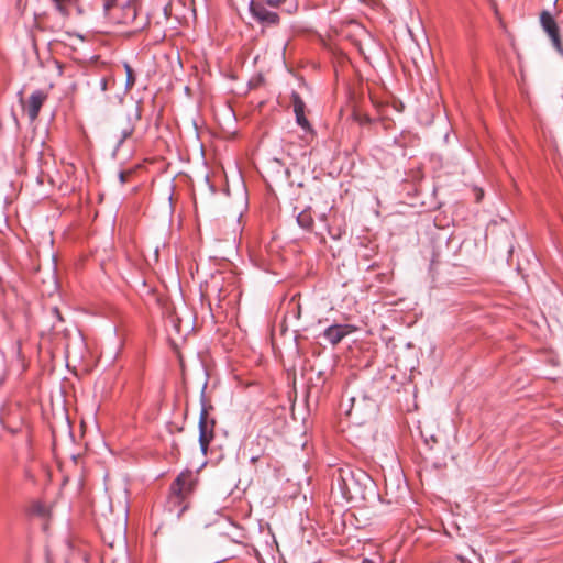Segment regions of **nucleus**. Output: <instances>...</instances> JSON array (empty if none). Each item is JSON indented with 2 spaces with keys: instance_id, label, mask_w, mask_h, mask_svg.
Wrapping results in <instances>:
<instances>
[{
  "instance_id": "22",
  "label": "nucleus",
  "mask_w": 563,
  "mask_h": 563,
  "mask_svg": "<svg viewBox=\"0 0 563 563\" xmlns=\"http://www.w3.org/2000/svg\"><path fill=\"white\" fill-rule=\"evenodd\" d=\"M257 460H258V457H257V456H252V457H251V463H253V464H254Z\"/></svg>"
},
{
  "instance_id": "12",
  "label": "nucleus",
  "mask_w": 563,
  "mask_h": 563,
  "mask_svg": "<svg viewBox=\"0 0 563 563\" xmlns=\"http://www.w3.org/2000/svg\"><path fill=\"white\" fill-rule=\"evenodd\" d=\"M296 115V122L299 126H301L306 132H311V125L309 121L307 120L305 112L303 113H297Z\"/></svg>"
},
{
  "instance_id": "8",
  "label": "nucleus",
  "mask_w": 563,
  "mask_h": 563,
  "mask_svg": "<svg viewBox=\"0 0 563 563\" xmlns=\"http://www.w3.org/2000/svg\"><path fill=\"white\" fill-rule=\"evenodd\" d=\"M55 9L63 15L69 16L73 12L82 13L80 0H51Z\"/></svg>"
},
{
  "instance_id": "2",
  "label": "nucleus",
  "mask_w": 563,
  "mask_h": 563,
  "mask_svg": "<svg viewBox=\"0 0 563 563\" xmlns=\"http://www.w3.org/2000/svg\"><path fill=\"white\" fill-rule=\"evenodd\" d=\"M202 408L199 416V444L201 452L207 454L210 442L213 440L216 420L209 417L208 407L205 402V390L201 391Z\"/></svg>"
},
{
  "instance_id": "13",
  "label": "nucleus",
  "mask_w": 563,
  "mask_h": 563,
  "mask_svg": "<svg viewBox=\"0 0 563 563\" xmlns=\"http://www.w3.org/2000/svg\"><path fill=\"white\" fill-rule=\"evenodd\" d=\"M126 71V89H131L135 84V76L130 65H124Z\"/></svg>"
},
{
  "instance_id": "3",
  "label": "nucleus",
  "mask_w": 563,
  "mask_h": 563,
  "mask_svg": "<svg viewBox=\"0 0 563 563\" xmlns=\"http://www.w3.org/2000/svg\"><path fill=\"white\" fill-rule=\"evenodd\" d=\"M194 479L191 472L180 473L170 486V504H180L192 490Z\"/></svg>"
},
{
  "instance_id": "14",
  "label": "nucleus",
  "mask_w": 563,
  "mask_h": 563,
  "mask_svg": "<svg viewBox=\"0 0 563 563\" xmlns=\"http://www.w3.org/2000/svg\"><path fill=\"white\" fill-rule=\"evenodd\" d=\"M102 1V8L104 13H109V11L114 7L117 3V0H101Z\"/></svg>"
},
{
  "instance_id": "18",
  "label": "nucleus",
  "mask_w": 563,
  "mask_h": 563,
  "mask_svg": "<svg viewBox=\"0 0 563 563\" xmlns=\"http://www.w3.org/2000/svg\"><path fill=\"white\" fill-rule=\"evenodd\" d=\"M52 313H53L54 316H56V318H57L59 321H62V320H63L62 314H60V312H59L58 308H56V307L52 308Z\"/></svg>"
},
{
  "instance_id": "4",
  "label": "nucleus",
  "mask_w": 563,
  "mask_h": 563,
  "mask_svg": "<svg viewBox=\"0 0 563 563\" xmlns=\"http://www.w3.org/2000/svg\"><path fill=\"white\" fill-rule=\"evenodd\" d=\"M249 9L251 15L260 23L266 26H275L279 24L280 18L278 13L269 11L261 2L251 0Z\"/></svg>"
},
{
  "instance_id": "6",
  "label": "nucleus",
  "mask_w": 563,
  "mask_h": 563,
  "mask_svg": "<svg viewBox=\"0 0 563 563\" xmlns=\"http://www.w3.org/2000/svg\"><path fill=\"white\" fill-rule=\"evenodd\" d=\"M46 99L47 93L43 90H35L31 93L24 107L31 121H35L37 119L41 108Z\"/></svg>"
},
{
  "instance_id": "5",
  "label": "nucleus",
  "mask_w": 563,
  "mask_h": 563,
  "mask_svg": "<svg viewBox=\"0 0 563 563\" xmlns=\"http://www.w3.org/2000/svg\"><path fill=\"white\" fill-rule=\"evenodd\" d=\"M540 23L544 32L552 41L554 48L563 55V45L560 37L559 26L550 12L543 11L540 14Z\"/></svg>"
},
{
  "instance_id": "10",
  "label": "nucleus",
  "mask_w": 563,
  "mask_h": 563,
  "mask_svg": "<svg viewBox=\"0 0 563 563\" xmlns=\"http://www.w3.org/2000/svg\"><path fill=\"white\" fill-rule=\"evenodd\" d=\"M297 223L302 229L310 231L313 228V217L310 209H305L297 216Z\"/></svg>"
},
{
  "instance_id": "16",
  "label": "nucleus",
  "mask_w": 563,
  "mask_h": 563,
  "mask_svg": "<svg viewBox=\"0 0 563 563\" xmlns=\"http://www.w3.org/2000/svg\"><path fill=\"white\" fill-rule=\"evenodd\" d=\"M357 411H358V408H357V406H356V404H355V399H354V398H352V408H351V410L349 411V415H350L351 417L357 418Z\"/></svg>"
},
{
  "instance_id": "15",
  "label": "nucleus",
  "mask_w": 563,
  "mask_h": 563,
  "mask_svg": "<svg viewBox=\"0 0 563 563\" xmlns=\"http://www.w3.org/2000/svg\"><path fill=\"white\" fill-rule=\"evenodd\" d=\"M131 174H132V172H131V170H128V172L122 170V172H120V173H119V180H120V183H121L122 185H123V184H125V183H126V180H128V177H129Z\"/></svg>"
},
{
  "instance_id": "7",
  "label": "nucleus",
  "mask_w": 563,
  "mask_h": 563,
  "mask_svg": "<svg viewBox=\"0 0 563 563\" xmlns=\"http://www.w3.org/2000/svg\"><path fill=\"white\" fill-rule=\"evenodd\" d=\"M353 330L350 324H332L324 330L323 338L332 345H336Z\"/></svg>"
},
{
  "instance_id": "21",
  "label": "nucleus",
  "mask_w": 563,
  "mask_h": 563,
  "mask_svg": "<svg viewBox=\"0 0 563 563\" xmlns=\"http://www.w3.org/2000/svg\"><path fill=\"white\" fill-rule=\"evenodd\" d=\"M361 563H374L371 559H363V561Z\"/></svg>"
},
{
  "instance_id": "9",
  "label": "nucleus",
  "mask_w": 563,
  "mask_h": 563,
  "mask_svg": "<svg viewBox=\"0 0 563 563\" xmlns=\"http://www.w3.org/2000/svg\"><path fill=\"white\" fill-rule=\"evenodd\" d=\"M140 119H141V109H140V107H135L133 118H131V117L128 118V121H129L128 124L120 132V136L118 139L115 150H118L124 143V141L133 134L134 128H135V122H137Z\"/></svg>"
},
{
  "instance_id": "1",
  "label": "nucleus",
  "mask_w": 563,
  "mask_h": 563,
  "mask_svg": "<svg viewBox=\"0 0 563 563\" xmlns=\"http://www.w3.org/2000/svg\"><path fill=\"white\" fill-rule=\"evenodd\" d=\"M369 483L371 477L366 472L345 465L332 472L331 492L339 493L346 501L364 499Z\"/></svg>"
},
{
  "instance_id": "19",
  "label": "nucleus",
  "mask_w": 563,
  "mask_h": 563,
  "mask_svg": "<svg viewBox=\"0 0 563 563\" xmlns=\"http://www.w3.org/2000/svg\"><path fill=\"white\" fill-rule=\"evenodd\" d=\"M100 88H101L102 91H106L108 89V81H107L106 78H102L100 80Z\"/></svg>"
},
{
  "instance_id": "23",
  "label": "nucleus",
  "mask_w": 563,
  "mask_h": 563,
  "mask_svg": "<svg viewBox=\"0 0 563 563\" xmlns=\"http://www.w3.org/2000/svg\"><path fill=\"white\" fill-rule=\"evenodd\" d=\"M25 476H26L27 478H32V475H31V473H30L29 471H25Z\"/></svg>"
},
{
  "instance_id": "20",
  "label": "nucleus",
  "mask_w": 563,
  "mask_h": 563,
  "mask_svg": "<svg viewBox=\"0 0 563 563\" xmlns=\"http://www.w3.org/2000/svg\"><path fill=\"white\" fill-rule=\"evenodd\" d=\"M128 13H131L132 14V18L134 19L136 13H135V9L133 7H129L128 8Z\"/></svg>"
},
{
  "instance_id": "17",
  "label": "nucleus",
  "mask_w": 563,
  "mask_h": 563,
  "mask_svg": "<svg viewBox=\"0 0 563 563\" xmlns=\"http://www.w3.org/2000/svg\"><path fill=\"white\" fill-rule=\"evenodd\" d=\"M266 3L271 7H279L282 5L286 0H265Z\"/></svg>"
},
{
  "instance_id": "11",
  "label": "nucleus",
  "mask_w": 563,
  "mask_h": 563,
  "mask_svg": "<svg viewBox=\"0 0 563 563\" xmlns=\"http://www.w3.org/2000/svg\"><path fill=\"white\" fill-rule=\"evenodd\" d=\"M291 103L294 107L295 114L305 112L306 104H305L303 100L301 99V97L299 96V93H297V92L291 93Z\"/></svg>"
}]
</instances>
